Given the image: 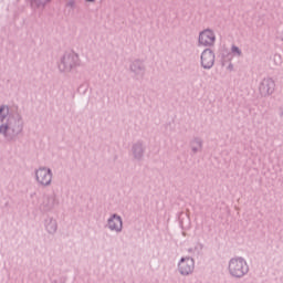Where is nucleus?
<instances>
[{
  "label": "nucleus",
  "instance_id": "6",
  "mask_svg": "<svg viewBox=\"0 0 283 283\" xmlns=\"http://www.w3.org/2000/svg\"><path fill=\"white\" fill-rule=\"evenodd\" d=\"M108 227L112 231H120L123 229V220H120V217L114 214L108 220Z\"/></svg>",
  "mask_w": 283,
  "mask_h": 283
},
{
  "label": "nucleus",
  "instance_id": "4",
  "mask_svg": "<svg viewBox=\"0 0 283 283\" xmlns=\"http://www.w3.org/2000/svg\"><path fill=\"white\" fill-rule=\"evenodd\" d=\"M193 259L191 258H186L181 259L179 263V271L181 275H189L193 271Z\"/></svg>",
  "mask_w": 283,
  "mask_h": 283
},
{
  "label": "nucleus",
  "instance_id": "5",
  "mask_svg": "<svg viewBox=\"0 0 283 283\" xmlns=\"http://www.w3.org/2000/svg\"><path fill=\"white\" fill-rule=\"evenodd\" d=\"M36 180L40 185H50L52 181V174L45 168H41L36 171Z\"/></svg>",
  "mask_w": 283,
  "mask_h": 283
},
{
  "label": "nucleus",
  "instance_id": "9",
  "mask_svg": "<svg viewBox=\"0 0 283 283\" xmlns=\"http://www.w3.org/2000/svg\"><path fill=\"white\" fill-rule=\"evenodd\" d=\"M6 112V106L0 107V116Z\"/></svg>",
  "mask_w": 283,
  "mask_h": 283
},
{
  "label": "nucleus",
  "instance_id": "8",
  "mask_svg": "<svg viewBox=\"0 0 283 283\" xmlns=\"http://www.w3.org/2000/svg\"><path fill=\"white\" fill-rule=\"evenodd\" d=\"M232 52H234V54H240V49H238V46H232Z\"/></svg>",
  "mask_w": 283,
  "mask_h": 283
},
{
  "label": "nucleus",
  "instance_id": "11",
  "mask_svg": "<svg viewBox=\"0 0 283 283\" xmlns=\"http://www.w3.org/2000/svg\"><path fill=\"white\" fill-rule=\"evenodd\" d=\"M86 1H94V0H86Z\"/></svg>",
  "mask_w": 283,
  "mask_h": 283
},
{
  "label": "nucleus",
  "instance_id": "3",
  "mask_svg": "<svg viewBox=\"0 0 283 283\" xmlns=\"http://www.w3.org/2000/svg\"><path fill=\"white\" fill-rule=\"evenodd\" d=\"M213 63H216V54H213L212 50H205L201 54V65L206 70L213 67Z\"/></svg>",
  "mask_w": 283,
  "mask_h": 283
},
{
  "label": "nucleus",
  "instance_id": "7",
  "mask_svg": "<svg viewBox=\"0 0 283 283\" xmlns=\"http://www.w3.org/2000/svg\"><path fill=\"white\" fill-rule=\"evenodd\" d=\"M6 132H8V126L6 125L0 126V134H6Z\"/></svg>",
  "mask_w": 283,
  "mask_h": 283
},
{
  "label": "nucleus",
  "instance_id": "2",
  "mask_svg": "<svg viewBox=\"0 0 283 283\" xmlns=\"http://www.w3.org/2000/svg\"><path fill=\"white\" fill-rule=\"evenodd\" d=\"M216 43V33L211 30H205L199 34V44L209 48Z\"/></svg>",
  "mask_w": 283,
  "mask_h": 283
},
{
  "label": "nucleus",
  "instance_id": "10",
  "mask_svg": "<svg viewBox=\"0 0 283 283\" xmlns=\"http://www.w3.org/2000/svg\"><path fill=\"white\" fill-rule=\"evenodd\" d=\"M6 118V116H0V120H3Z\"/></svg>",
  "mask_w": 283,
  "mask_h": 283
},
{
  "label": "nucleus",
  "instance_id": "1",
  "mask_svg": "<svg viewBox=\"0 0 283 283\" xmlns=\"http://www.w3.org/2000/svg\"><path fill=\"white\" fill-rule=\"evenodd\" d=\"M229 271L234 277H242L249 271V266L244 259H232L229 264Z\"/></svg>",
  "mask_w": 283,
  "mask_h": 283
}]
</instances>
